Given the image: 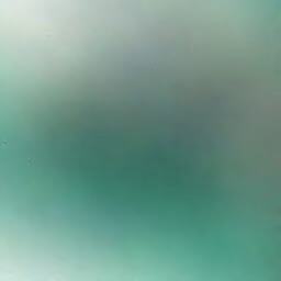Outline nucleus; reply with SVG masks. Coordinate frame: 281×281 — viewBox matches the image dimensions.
<instances>
[{
  "mask_svg": "<svg viewBox=\"0 0 281 281\" xmlns=\"http://www.w3.org/2000/svg\"><path fill=\"white\" fill-rule=\"evenodd\" d=\"M114 175H83V177H160L159 175H120V162L116 160ZM162 177H181L180 175H162Z\"/></svg>",
  "mask_w": 281,
  "mask_h": 281,
  "instance_id": "nucleus-3",
  "label": "nucleus"
},
{
  "mask_svg": "<svg viewBox=\"0 0 281 281\" xmlns=\"http://www.w3.org/2000/svg\"><path fill=\"white\" fill-rule=\"evenodd\" d=\"M89 168H95L97 170H109L113 168V158L111 155L105 154L103 157L97 159L95 161L88 164Z\"/></svg>",
  "mask_w": 281,
  "mask_h": 281,
  "instance_id": "nucleus-2",
  "label": "nucleus"
},
{
  "mask_svg": "<svg viewBox=\"0 0 281 281\" xmlns=\"http://www.w3.org/2000/svg\"><path fill=\"white\" fill-rule=\"evenodd\" d=\"M160 166L162 168H168V169H172V168H190V165L188 162L178 164V162L170 161V160L160 162Z\"/></svg>",
  "mask_w": 281,
  "mask_h": 281,
  "instance_id": "nucleus-4",
  "label": "nucleus"
},
{
  "mask_svg": "<svg viewBox=\"0 0 281 281\" xmlns=\"http://www.w3.org/2000/svg\"><path fill=\"white\" fill-rule=\"evenodd\" d=\"M146 167L153 166V162L145 164Z\"/></svg>",
  "mask_w": 281,
  "mask_h": 281,
  "instance_id": "nucleus-5",
  "label": "nucleus"
},
{
  "mask_svg": "<svg viewBox=\"0 0 281 281\" xmlns=\"http://www.w3.org/2000/svg\"><path fill=\"white\" fill-rule=\"evenodd\" d=\"M55 181L58 179H89V180H105L112 179L116 183V199L120 195V180H150V179H170V180H183V179H216V178H184V177H81V178H54Z\"/></svg>",
  "mask_w": 281,
  "mask_h": 281,
  "instance_id": "nucleus-1",
  "label": "nucleus"
}]
</instances>
